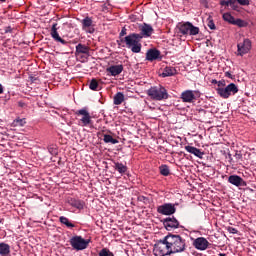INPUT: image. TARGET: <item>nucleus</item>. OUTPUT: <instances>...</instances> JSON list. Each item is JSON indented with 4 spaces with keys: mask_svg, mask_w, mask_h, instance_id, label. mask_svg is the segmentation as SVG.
Segmentation results:
<instances>
[{
    "mask_svg": "<svg viewBox=\"0 0 256 256\" xmlns=\"http://www.w3.org/2000/svg\"><path fill=\"white\" fill-rule=\"evenodd\" d=\"M187 249V240L179 234L166 235L154 245L155 255L169 256L175 253H183Z\"/></svg>",
    "mask_w": 256,
    "mask_h": 256,
    "instance_id": "obj_1",
    "label": "nucleus"
},
{
    "mask_svg": "<svg viewBox=\"0 0 256 256\" xmlns=\"http://www.w3.org/2000/svg\"><path fill=\"white\" fill-rule=\"evenodd\" d=\"M141 36L137 33H131L128 36L118 40V45L126 43L127 49H131L132 53H141Z\"/></svg>",
    "mask_w": 256,
    "mask_h": 256,
    "instance_id": "obj_2",
    "label": "nucleus"
},
{
    "mask_svg": "<svg viewBox=\"0 0 256 256\" xmlns=\"http://www.w3.org/2000/svg\"><path fill=\"white\" fill-rule=\"evenodd\" d=\"M148 97L152 98L153 101H165L169 99V92L162 86H152L147 90Z\"/></svg>",
    "mask_w": 256,
    "mask_h": 256,
    "instance_id": "obj_3",
    "label": "nucleus"
},
{
    "mask_svg": "<svg viewBox=\"0 0 256 256\" xmlns=\"http://www.w3.org/2000/svg\"><path fill=\"white\" fill-rule=\"evenodd\" d=\"M216 93L222 99H229L233 95H237L239 93V87L236 86L235 83H230L227 86L216 88Z\"/></svg>",
    "mask_w": 256,
    "mask_h": 256,
    "instance_id": "obj_4",
    "label": "nucleus"
},
{
    "mask_svg": "<svg viewBox=\"0 0 256 256\" xmlns=\"http://www.w3.org/2000/svg\"><path fill=\"white\" fill-rule=\"evenodd\" d=\"M76 115L81 117V119L78 121V125H80V127H93V120L91 119V114L89 113L87 107L76 111Z\"/></svg>",
    "mask_w": 256,
    "mask_h": 256,
    "instance_id": "obj_5",
    "label": "nucleus"
},
{
    "mask_svg": "<svg viewBox=\"0 0 256 256\" xmlns=\"http://www.w3.org/2000/svg\"><path fill=\"white\" fill-rule=\"evenodd\" d=\"M89 243H91V239H84L81 236H73L70 239V245L75 251H84V249H87L89 247Z\"/></svg>",
    "mask_w": 256,
    "mask_h": 256,
    "instance_id": "obj_6",
    "label": "nucleus"
},
{
    "mask_svg": "<svg viewBox=\"0 0 256 256\" xmlns=\"http://www.w3.org/2000/svg\"><path fill=\"white\" fill-rule=\"evenodd\" d=\"M178 29L181 35H199V27L194 26L191 22H185L183 24H180L178 26Z\"/></svg>",
    "mask_w": 256,
    "mask_h": 256,
    "instance_id": "obj_7",
    "label": "nucleus"
},
{
    "mask_svg": "<svg viewBox=\"0 0 256 256\" xmlns=\"http://www.w3.org/2000/svg\"><path fill=\"white\" fill-rule=\"evenodd\" d=\"M252 43L249 38L243 40L237 44V55L243 57V55H247L251 51Z\"/></svg>",
    "mask_w": 256,
    "mask_h": 256,
    "instance_id": "obj_8",
    "label": "nucleus"
},
{
    "mask_svg": "<svg viewBox=\"0 0 256 256\" xmlns=\"http://www.w3.org/2000/svg\"><path fill=\"white\" fill-rule=\"evenodd\" d=\"M197 90H185L181 93L180 99L183 103H195L197 101Z\"/></svg>",
    "mask_w": 256,
    "mask_h": 256,
    "instance_id": "obj_9",
    "label": "nucleus"
},
{
    "mask_svg": "<svg viewBox=\"0 0 256 256\" xmlns=\"http://www.w3.org/2000/svg\"><path fill=\"white\" fill-rule=\"evenodd\" d=\"M176 211L177 208L172 203H165L157 207V213L160 215H174Z\"/></svg>",
    "mask_w": 256,
    "mask_h": 256,
    "instance_id": "obj_10",
    "label": "nucleus"
},
{
    "mask_svg": "<svg viewBox=\"0 0 256 256\" xmlns=\"http://www.w3.org/2000/svg\"><path fill=\"white\" fill-rule=\"evenodd\" d=\"M192 245L197 251H207L211 243L205 237H198L193 240Z\"/></svg>",
    "mask_w": 256,
    "mask_h": 256,
    "instance_id": "obj_11",
    "label": "nucleus"
},
{
    "mask_svg": "<svg viewBox=\"0 0 256 256\" xmlns=\"http://www.w3.org/2000/svg\"><path fill=\"white\" fill-rule=\"evenodd\" d=\"M139 30H140V33L138 35L141 37V39H147L155 33L153 26L147 23L141 24L139 26Z\"/></svg>",
    "mask_w": 256,
    "mask_h": 256,
    "instance_id": "obj_12",
    "label": "nucleus"
},
{
    "mask_svg": "<svg viewBox=\"0 0 256 256\" xmlns=\"http://www.w3.org/2000/svg\"><path fill=\"white\" fill-rule=\"evenodd\" d=\"M162 223L167 231H172V229H179V220L174 216L165 218Z\"/></svg>",
    "mask_w": 256,
    "mask_h": 256,
    "instance_id": "obj_13",
    "label": "nucleus"
},
{
    "mask_svg": "<svg viewBox=\"0 0 256 256\" xmlns=\"http://www.w3.org/2000/svg\"><path fill=\"white\" fill-rule=\"evenodd\" d=\"M66 203L71 207H74V209H78V211H83V209H85V201L77 198L68 197Z\"/></svg>",
    "mask_w": 256,
    "mask_h": 256,
    "instance_id": "obj_14",
    "label": "nucleus"
},
{
    "mask_svg": "<svg viewBox=\"0 0 256 256\" xmlns=\"http://www.w3.org/2000/svg\"><path fill=\"white\" fill-rule=\"evenodd\" d=\"M228 183H230L231 185H234L235 187L247 186V182H245V180H243V178H241V176L239 175H230L228 177Z\"/></svg>",
    "mask_w": 256,
    "mask_h": 256,
    "instance_id": "obj_15",
    "label": "nucleus"
},
{
    "mask_svg": "<svg viewBox=\"0 0 256 256\" xmlns=\"http://www.w3.org/2000/svg\"><path fill=\"white\" fill-rule=\"evenodd\" d=\"M57 23H54L52 25V28L50 30V35L52 37V39H54V41H56V43H61V45H67V41L63 38H61V36H59V32L57 31Z\"/></svg>",
    "mask_w": 256,
    "mask_h": 256,
    "instance_id": "obj_16",
    "label": "nucleus"
},
{
    "mask_svg": "<svg viewBox=\"0 0 256 256\" xmlns=\"http://www.w3.org/2000/svg\"><path fill=\"white\" fill-rule=\"evenodd\" d=\"M163 57H161V51L157 49H149L146 53V61H161Z\"/></svg>",
    "mask_w": 256,
    "mask_h": 256,
    "instance_id": "obj_17",
    "label": "nucleus"
},
{
    "mask_svg": "<svg viewBox=\"0 0 256 256\" xmlns=\"http://www.w3.org/2000/svg\"><path fill=\"white\" fill-rule=\"evenodd\" d=\"M107 73H110L112 77H117V75H121L123 73V65H111L106 69Z\"/></svg>",
    "mask_w": 256,
    "mask_h": 256,
    "instance_id": "obj_18",
    "label": "nucleus"
},
{
    "mask_svg": "<svg viewBox=\"0 0 256 256\" xmlns=\"http://www.w3.org/2000/svg\"><path fill=\"white\" fill-rule=\"evenodd\" d=\"M89 51L90 48L85 44L79 43L76 46V55H89Z\"/></svg>",
    "mask_w": 256,
    "mask_h": 256,
    "instance_id": "obj_19",
    "label": "nucleus"
},
{
    "mask_svg": "<svg viewBox=\"0 0 256 256\" xmlns=\"http://www.w3.org/2000/svg\"><path fill=\"white\" fill-rule=\"evenodd\" d=\"M177 75V69L171 66H166L161 74V77H173Z\"/></svg>",
    "mask_w": 256,
    "mask_h": 256,
    "instance_id": "obj_20",
    "label": "nucleus"
},
{
    "mask_svg": "<svg viewBox=\"0 0 256 256\" xmlns=\"http://www.w3.org/2000/svg\"><path fill=\"white\" fill-rule=\"evenodd\" d=\"M114 169L115 171H118L120 175H125L127 173V165L121 163V162H114Z\"/></svg>",
    "mask_w": 256,
    "mask_h": 256,
    "instance_id": "obj_21",
    "label": "nucleus"
},
{
    "mask_svg": "<svg viewBox=\"0 0 256 256\" xmlns=\"http://www.w3.org/2000/svg\"><path fill=\"white\" fill-rule=\"evenodd\" d=\"M81 23H82V29L84 31H87V29H90V27H93V19L89 16L82 19Z\"/></svg>",
    "mask_w": 256,
    "mask_h": 256,
    "instance_id": "obj_22",
    "label": "nucleus"
},
{
    "mask_svg": "<svg viewBox=\"0 0 256 256\" xmlns=\"http://www.w3.org/2000/svg\"><path fill=\"white\" fill-rule=\"evenodd\" d=\"M9 253H11V246L3 242L0 243V255L7 256Z\"/></svg>",
    "mask_w": 256,
    "mask_h": 256,
    "instance_id": "obj_23",
    "label": "nucleus"
},
{
    "mask_svg": "<svg viewBox=\"0 0 256 256\" xmlns=\"http://www.w3.org/2000/svg\"><path fill=\"white\" fill-rule=\"evenodd\" d=\"M125 101V95L122 92H117L114 95L113 103L114 105H121Z\"/></svg>",
    "mask_w": 256,
    "mask_h": 256,
    "instance_id": "obj_24",
    "label": "nucleus"
},
{
    "mask_svg": "<svg viewBox=\"0 0 256 256\" xmlns=\"http://www.w3.org/2000/svg\"><path fill=\"white\" fill-rule=\"evenodd\" d=\"M223 21H226V23H229L230 25H233L235 23V17L231 15V13L226 12L222 15Z\"/></svg>",
    "mask_w": 256,
    "mask_h": 256,
    "instance_id": "obj_25",
    "label": "nucleus"
},
{
    "mask_svg": "<svg viewBox=\"0 0 256 256\" xmlns=\"http://www.w3.org/2000/svg\"><path fill=\"white\" fill-rule=\"evenodd\" d=\"M59 221L60 223H62V225H66L68 229H73V227H75V224L71 223V221H69V218L65 216H60Z\"/></svg>",
    "mask_w": 256,
    "mask_h": 256,
    "instance_id": "obj_26",
    "label": "nucleus"
},
{
    "mask_svg": "<svg viewBox=\"0 0 256 256\" xmlns=\"http://www.w3.org/2000/svg\"><path fill=\"white\" fill-rule=\"evenodd\" d=\"M103 141L104 143H111L112 145H117V143H119V140L113 138V136L109 134H104Z\"/></svg>",
    "mask_w": 256,
    "mask_h": 256,
    "instance_id": "obj_27",
    "label": "nucleus"
},
{
    "mask_svg": "<svg viewBox=\"0 0 256 256\" xmlns=\"http://www.w3.org/2000/svg\"><path fill=\"white\" fill-rule=\"evenodd\" d=\"M159 169H160V175H163L164 177H169V175H171V171L169 170V166L161 165L159 167Z\"/></svg>",
    "mask_w": 256,
    "mask_h": 256,
    "instance_id": "obj_28",
    "label": "nucleus"
},
{
    "mask_svg": "<svg viewBox=\"0 0 256 256\" xmlns=\"http://www.w3.org/2000/svg\"><path fill=\"white\" fill-rule=\"evenodd\" d=\"M48 149V153H50V155H53L54 157L59 155V150L57 149V146L55 144H51L47 147Z\"/></svg>",
    "mask_w": 256,
    "mask_h": 256,
    "instance_id": "obj_29",
    "label": "nucleus"
},
{
    "mask_svg": "<svg viewBox=\"0 0 256 256\" xmlns=\"http://www.w3.org/2000/svg\"><path fill=\"white\" fill-rule=\"evenodd\" d=\"M26 123L25 118H16L12 124L14 127H24Z\"/></svg>",
    "mask_w": 256,
    "mask_h": 256,
    "instance_id": "obj_30",
    "label": "nucleus"
},
{
    "mask_svg": "<svg viewBox=\"0 0 256 256\" xmlns=\"http://www.w3.org/2000/svg\"><path fill=\"white\" fill-rule=\"evenodd\" d=\"M206 22H207V27H209L211 31H215V29H217V26H215V22L213 21V17L209 16Z\"/></svg>",
    "mask_w": 256,
    "mask_h": 256,
    "instance_id": "obj_31",
    "label": "nucleus"
},
{
    "mask_svg": "<svg viewBox=\"0 0 256 256\" xmlns=\"http://www.w3.org/2000/svg\"><path fill=\"white\" fill-rule=\"evenodd\" d=\"M237 27H247V22L241 18H237L234 20V24Z\"/></svg>",
    "mask_w": 256,
    "mask_h": 256,
    "instance_id": "obj_32",
    "label": "nucleus"
},
{
    "mask_svg": "<svg viewBox=\"0 0 256 256\" xmlns=\"http://www.w3.org/2000/svg\"><path fill=\"white\" fill-rule=\"evenodd\" d=\"M97 87H99V82H97L96 79H92L89 84V89H91V91H97Z\"/></svg>",
    "mask_w": 256,
    "mask_h": 256,
    "instance_id": "obj_33",
    "label": "nucleus"
},
{
    "mask_svg": "<svg viewBox=\"0 0 256 256\" xmlns=\"http://www.w3.org/2000/svg\"><path fill=\"white\" fill-rule=\"evenodd\" d=\"M99 256H115V254H113V252H111L109 249L107 248H103L99 253Z\"/></svg>",
    "mask_w": 256,
    "mask_h": 256,
    "instance_id": "obj_34",
    "label": "nucleus"
},
{
    "mask_svg": "<svg viewBox=\"0 0 256 256\" xmlns=\"http://www.w3.org/2000/svg\"><path fill=\"white\" fill-rule=\"evenodd\" d=\"M192 155H195V157H198L199 159H203V155H205V152H202L201 149L194 148V152Z\"/></svg>",
    "mask_w": 256,
    "mask_h": 256,
    "instance_id": "obj_35",
    "label": "nucleus"
},
{
    "mask_svg": "<svg viewBox=\"0 0 256 256\" xmlns=\"http://www.w3.org/2000/svg\"><path fill=\"white\" fill-rule=\"evenodd\" d=\"M229 7L233 9V11H237L238 6H237V0H228Z\"/></svg>",
    "mask_w": 256,
    "mask_h": 256,
    "instance_id": "obj_36",
    "label": "nucleus"
},
{
    "mask_svg": "<svg viewBox=\"0 0 256 256\" xmlns=\"http://www.w3.org/2000/svg\"><path fill=\"white\" fill-rule=\"evenodd\" d=\"M227 231H228V233H231L232 235H237V233H239V230H237V228H234L232 226H228Z\"/></svg>",
    "mask_w": 256,
    "mask_h": 256,
    "instance_id": "obj_37",
    "label": "nucleus"
},
{
    "mask_svg": "<svg viewBox=\"0 0 256 256\" xmlns=\"http://www.w3.org/2000/svg\"><path fill=\"white\" fill-rule=\"evenodd\" d=\"M195 148L194 146H185V150L188 152V153H191V155H193L194 151H195Z\"/></svg>",
    "mask_w": 256,
    "mask_h": 256,
    "instance_id": "obj_38",
    "label": "nucleus"
},
{
    "mask_svg": "<svg viewBox=\"0 0 256 256\" xmlns=\"http://www.w3.org/2000/svg\"><path fill=\"white\" fill-rule=\"evenodd\" d=\"M239 5L247 6L250 4L249 0H236Z\"/></svg>",
    "mask_w": 256,
    "mask_h": 256,
    "instance_id": "obj_39",
    "label": "nucleus"
},
{
    "mask_svg": "<svg viewBox=\"0 0 256 256\" xmlns=\"http://www.w3.org/2000/svg\"><path fill=\"white\" fill-rule=\"evenodd\" d=\"M236 161H241V159H243V154H241V152L236 151L235 155H234Z\"/></svg>",
    "mask_w": 256,
    "mask_h": 256,
    "instance_id": "obj_40",
    "label": "nucleus"
},
{
    "mask_svg": "<svg viewBox=\"0 0 256 256\" xmlns=\"http://www.w3.org/2000/svg\"><path fill=\"white\" fill-rule=\"evenodd\" d=\"M125 35H127V28L123 27L119 34L120 39H122V37H125Z\"/></svg>",
    "mask_w": 256,
    "mask_h": 256,
    "instance_id": "obj_41",
    "label": "nucleus"
},
{
    "mask_svg": "<svg viewBox=\"0 0 256 256\" xmlns=\"http://www.w3.org/2000/svg\"><path fill=\"white\" fill-rule=\"evenodd\" d=\"M18 107H21V109H25V107H27V103H25L24 101H19Z\"/></svg>",
    "mask_w": 256,
    "mask_h": 256,
    "instance_id": "obj_42",
    "label": "nucleus"
},
{
    "mask_svg": "<svg viewBox=\"0 0 256 256\" xmlns=\"http://www.w3.org/2000/svg\"><path fill=\"white\" fill-rule=\"evenodd\" d=\"M220 5L225 6V7H229V0H221Z\"/></svg>",
    "mask_w": 256,
    "mask_h": 256,
    "instance_id": "obj_43",
    "label": "nucleus"
},
{
    "mask_svg": "<svg viewBox=\"0 0 256 256\" xmlns=\"http://www.w3.org/2000/svg\"><path fill=\"white\" fill-rule=\"evenodd\" d=\"M218 87H223V88H225V81L224 80H220V81H218Z\"/></svg>",
    "mask_w": 256,
    "mask_h": 256,
    "instance_id": "obj_44",
    "label": "nucleus"
},
{
    "mask_svg": "<svg viewBox=\"0 0 256 256\" xmlns=\"http://www.w3.org/2000/svg\"><path fill=\"white\" fill-rule=\"evenodd\" d=\"M4 31L5 33H11L13 29L11 28V26H7Z\"/></svg>",
    "mask_w": 256,
    "mask_h": 256,
    "instance_id": "obj_45",
    "label": "nucleus"
},
{
    "mask_svg": "<svg viewBox=\"0 0 256 256\" xmlns=\"http://www.w3.org/2000/svg\"><path fill=\"white\" fill-rule=\"evenodd\" d=\"M201 5H204V7H207L209 2L207 0H200Z\"/></svg>",
    "mask_w": 256,
    "mask_h": 256,
    "instance_id": "obj_46",
    "label": "nucleus"
},
{
    "mask_svg": "<svg viewBox=\"0 0 256 256\" xmlns=\"http://www.w3.org/2000/svg\"><path fill=\"white\" fill-rule=\"evenodd\" d=\"M225 77H228V79H233L231 72H225Z\"/></svg>",
    "mask_w": 256,
    "mask_h": 256,
    "instance_id": "obj_47",
    "label": "nucleus"
},
{
    "mask_svg": "<svg viewBox=\"0 0 256 256\" xmlns=\"http://www.w3.org/2000/svg\"><path fill=\"white\" fill-rule=\"evenodd\" d=\"M3 91H5V88L3 87V84L0 83V95H2Z\"/></svg>",
    "mask_w": 256,
    "mask_h": 256,
    "instance_id": "obj_48",
    "label": "nucleus"
},
{
    "mask_svg": "<svg viewBox=\"0 0 256 256\" xmlns=\"http://www.w3.org/2000/svg\"><path fill=\"white\" fill-rule=\"evenodd\" d=\"M212 83H213V85H217V84L219 83V81L213 79V80H212Z\"/></svg>",
    "mask_w": 256,
    "mask_h": 256,
    "instance_id": "obj_49",
    "label": "nucleus"
},
{
    "mask_svg": "<svg viewBox=\"0 0 256 256\" xmlns=\"http://www.w3.org/2000/svg\"><path fill=\"white\" fill-rule=\"evenodd\" d=\"M228 159L230 160V162H232V161H233V157L231 156V154H230V153L228 154Z\"/></svg>",
    "mask_w": 256,
    "mask_h": 256,
    "instance_id": "obj_50",
    "label": "nucleus"
},
{
    "mask_svg": "<svg viewBox=\"0 0 256 256\" xmlns=\"http://www.w3.org/2000/svg\"><path fill=\"white\" fill-rule=\"evenodd\" d=\"M199 113H206L205 109H199Z\"/></svg>",
    "mask_w": 256,
    "mask_h": 256,
    "instance_id": "obj_51",
    "label": "nucleus"
},
{
    "mask_svg": "<svg viewBox=\"0 0 256 256\" xmlns=\"http://www.w3.org/2000/svg\"><path fill=\"white\" fill-rule=\"evenodd\" d=\"M94 32H95V29L88 30V33H94Z\"/></svg>",
    "mask_w": 256,
    "mask_h": 256,
    "instance_id": "obj_52",
    "label": "nucleus"
},
{
    "mask_svg": "<svg viewBox=\"0 0 256 256\" xmlns=\"http://www.w3.org/2000/svg\"><path fill=\"white\" fill-rule=\"evenodd\" d=\"M7 0H0V3H5Z\"/></svg>",
    "mask_w": 256,
    "mask_h": 256,
    "instance_id": "obj_53",
    "label": "nucleus"
},
{
    "mask_svg": "<svg viewBox=\"0 0 256 256\" xmlns=\"http://www.w3.org/2000/svg\"><path fill=\"white\" fill-rule=\"evenodd\" d=\"M220 256H227L226 254L221 253Z\"/></svg>",
    "mask_w": 256,
    "mask_h": 256,
    "instance_id": "obj_54",
    "label": "nucleus"
},
{
    "mask_svg": "<svg viewBox=\"0 0 256 256\" xmlns=\"http://www.w3.org/2000/svg\"><path fill=\"white\" fill-rule=\"evenodd\" d=\"M0 223H3V219L0 218Z\"/></svg>",
    "mask_w": 256,
    "mask_h": 256,
    "instance_id": "obj_55",
    "label": "nucleus"
}]
</instances>
